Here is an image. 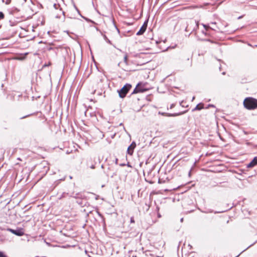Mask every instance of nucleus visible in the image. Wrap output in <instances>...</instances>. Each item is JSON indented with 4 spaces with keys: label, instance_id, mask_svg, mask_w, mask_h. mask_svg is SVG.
<instances>
[{
    "label": "nucleus",
    "instance_id": "f257e3e1",
    "mask_svg": "<svg viewBox=\"0 0 257 257\" xmlns=\"http://www.w3.org/2000/svg\"><path fill=\"white\" fill-rule=\"evenodd\" d=\"M243 105L247 109H254L257 108V99L252 97H247L244 100Z\"/></svg>",
    "mask_w": 257,
    "mask_h": 257
},
{
    "label": "nucleus",
    "instance_id": "f03ea898",
    "mask_svg": "<svg viewBox=\"0 0 257 257\" xmlns=\"http://www.w3.org/2000/svg\"><path fill=\"white\" fill-rule=\"evenodd\" d=\"M131 87V84H126L121 89L118 90L119 97L124 98Z\"/></svg>",
    "mask_w": 257,
    "mask_h": 257
},
{
    "label": "nucleus",
    "instance_id": "7ed1b4c3",
    "mask_svg": "<svg viewBox=\"0 0 257 257\" xmlns=\"http://www.w3.org/2000/svg\"><path fill=\"white\" fill-rule=\"evenodd\" d=\"M145 84L143 83H139L134 90L133 93H137L139 92H143L147 90V89L144 88Z\"/></svg>",
    "mask_w": 257,
    "mask_h": 257
},
{
    "label": "nucleus",
    "instance_id": "20e7f679",
    "mask_svg": "<svg viewBox=\"0 0 257 257\" xmlns=\"http://www.w3.org/2000/svg\"><path fill=\"white\" fill-rule=\"evenodd\" d=\"M8 230L12 232V233L20 236H22L24 234V232L23 231L22 229H18L15 230L11 228H8Z\"/></svg>",
    "mask_w": 257,
    "mask_h": 257
},
{
    "label": "nucleus",
    "instance_id": "39448f33",
    "mask_svg": "<svg viewBox=\"0 0 257 257\" xmlns=\"http://www.w3.org/2000/svg\"><path fill=\"white\" fill-rule=\"evenodd\" d=\"M136 147V144L135 142H133L127 148V152L128 154L132 155L134 152V150Z\"/></svg>",
    "mask_w": 257,
    "mask_h": 257
},
{
    "label": "nucleus",
    "instance_id": "423d86ee",
    "mask_svg": "<svg viewBox=\"0 0 257 257\" xmlns=\"http://www.w3.org/2000/svg\"><path fill=\"white\" fill-rule=\"evenodd\" d=\"M147 27V24L145 23L144 25L142 26L140 30L137 32V35H142L146 30Z\"/></svg>",
    "mask_w": 257,
    "mask_h": 257
},
{
    "label": "nucleus",
    "instance_id": "0eeeda50",
    "mask_svg": "<svg viewBox=\"0 0 257 257\" xmlns=\"http://www.w3.org/2000/svg\"><path fill=\"white\" fill-rule=\"evenodd\" d=\"M257 165V157H255L247 165V168H252Z\"/></svg>",
    "mask_w": 257,
    "mask_h": 257
},
{
    "label": "nucleus",
    "instance_id": "6e6552de",
    "mask_svg": "<svg viewBox=\"0 0 257 257\" xmlns=\"http://www.w3.org/2000/svg\"><path fill=\"white\" fill-rule=\"evenodd\" d=\"M204 108V104L200 103L197 104L196 107L193 109V111L200 110Z\"/></svg>",
    "mask_w": 257,
    "mask_h": 257
},
{
    "label": "nucleus",
    "instance_id": "1a4fd4ad",
    "mask_svg": "<svg viewBox=\"0 0 257 257\" xmlns=\"http://www.w3.org/2000/svg\"><path fill=\"white\" fill-rule=\"evenodd\" d=\"M162 115H164L165 113H162ZM181 113H166V116H176L180 114H181Z\"/></svg>",
    "mask_w": 257,
    "mask_h": 257
},
{
    "label": "nucleus",
    "instance_id": "9d476101",
    "mask_svg": "<svg viewBox=\"0 0 257 257\" xmlns=\"http://www.w3.org/2000/svg\"><path fill=\"white\" fill-rule=\"evenodd\" d=\"M3 2L5 3L6 5H9L11 3V0H2Z\"/></svg>",
    "mask_w": 257,
    "mask_h": 257
},
{
    "label": "nucleus",
    "instance_id": "9b49d317",
    "mask_svg": "<svg viewBox=\"0 0 257 257\" xmlns=\"http://www.w3.org/2000/svg\"><path fill=\"white\" fill-rule=\"evenodd\" d=\"M4 18V14L2 12H0V20Z\"/></svg>",
    "mask_w": 257,
    "mask_h": 257
},
{
    "label": "nucleus",
    "instance_id": "f8f14e48",
    "mask_svg": "<svg viewBox=\"0 0 257 257\" xmlns=\"http://www.w3.org/2000/svg\"><path fill=\"white\" fill-rule=\"evenodd\" d=\"M0 257H7L3 252L0 251Z\"/></svg>",
    "mask_w": 257,
    "mask_h": 257
},
{
    "label": "nucleus",
    "instance_id": "ddd939ff",
    "mask_svg": "<svg viewBox=\"0 0 257 257\" xmlns=\"http://www.w3.org/2000/svg\"><path fill=\"white\" fill-rule=\"evenodd\" d=\"M54 7L55 8V9L56 10H57V9H58L59 8L60 6L59 5L54 4Z\"/></svg>",
    "mask_w": 257,
    "mask_h": 257
},
{
    "label": "nucleus",
    "instance_id": "4468645a",
    "mask_svg": "<svg viewBox=\"0 0 257 257\" xmlns=\"http://www.w3.org/2000/svg\"><path fill=\"white\" fill-rule=\"evenodd\" d=\"M60 12L62 14V15L64 16V19H65V15H64V12L62 11L61 9H60L59 10Z\"/></svg>",
    "mask_w": 257,
    "mask_h": 257
},
{
    "label": "nucleus",
    "instance_id": "2eb2a0df",
    "mask_svg": "<svg viewBox=\"0 0 257 257\" xmlns=\"http://www.w3.org/2000/svg\"><path fill=\"white\" fill-rule=\"evenodd\" d=\"M203 27L206 29L207 30L208 28H209V26L206 25H204V24H202Z\"/></svg>",
    "mask_w": 257,
    "mask_h": 257
},
{
    "label": "nucleus",
    "instance_id": "dca6fc26",
    "mask_svg": "<svg viewBox=\"0 0 257 257\" xmlns=\"http://www.w3.org/2000/svg\"><path fill=\"white\" fill-rule=\"evenodd\" d=\"M131 223H134L135 222V220H134V219L133 217H131Z\"/></svg>",
    "mask_w": 257,
    "mask_h": 257
},
{
    "label": "nucleus",
    "instance_id": "f3484780",
    "mask_svg": "<svg viewBox=\"0 0 257 257\" xmlns=\"http://www.w3.org/2000/svg\"><path fill=\"white\" fill-rule=\"evenodd\" d=\"M105 39L106 40V41L109 44H111V42L109 40H108V39H107L106 37H105Z\"/></svg>",
    "mask_w": 257,
    "mask_h": 257
},
{
    "label": "nucleus",
    "instance_id": "a211bd4d",
    "mask_svg": "<svg viewBox=\"0 0 257 257\" xmlns=\"http://www.w3.org/2000/svg\"><path fill=\"white\" fill-rule=\"evenodd\" d=\"M214 107V105L212 104H209L208 106V107Z\"/></svg>",
    "mask_w": 257,
    "mask_h": 257
},
{
    "label": "nucleus",
    "instance_id": "6ab92c4d",
    "mask_svg": "<svg viewBox=\"0 0 257 257\" xmlns=\"http://www.w3.org/2000/svg\"><path fill=\"white\" fill-rule=\"evenodd\" d=\"M90 168H91V169H94V168H95V166L93 165H92V166L90 167Z\"/></svg>",
    "mask_w": 257,
    "mask_h": 257
},
{
    "label": "nucleus",
    "instance_id": "aec40b11",
    "mask_svg": "<svg viewBox=\"0 0 257 257\" xmlns=\"http://www.w3.org/2000/svg\"><path fill=\"white\" fill-rule=\"evenodd\" d=\"M56 18H60V16H59L58 15H56V17H55Z\"/></svg>",
    "mask_w": 257,
    "mask_h": 257
},
{
    "label": "nucleus",
    "instance_id": "412c9836",
    "mask_svg": "<svg viewBox=\"0 0 257 257\" xmlns=\"http://www.w3.org/2000/svg\"><path fill=\"white\" fill-rule=\"evenodd\" d=\"M124 60L126 61L127 60V56H125L124 58Z\"/></svg>",
    "mask_w": 257,
    "mask_h": 257
},
{
    "label": "nucleus",
    "instance_id": "4be33fe9",
    "mask_svg": "<svg viewBox=\"0 0 257 257\" xmlns=\"http://www.w3.org/2000/svg\"><path fill=\"white\" fill-rule=\"evenodd\" d=\"M49 65H50V64H45V65H44L43 67H46V66H49Z\"/></svg>",
    "mask_w": 257,
    "mask_h": 257
},
{
    "label": "nucleus",
    "instance_id": "5701e85b",
    "mask_svg": "<svg viewBox=\"0 0 257 257\" xmlns=\"http://www.w3.org/2000/svg\"><path fill=\"white\" fill-rule=\"evenodd\" d=\"M28 116V115H27V116H24V117H22L21 118H24L26 117H27V116Z\"/></svg>",
    "mask_w": 257,
    "mask_h": 257
},
{
    "label": "nucleus",
    "instance_id": "b1692460",
    "mask_svg": "<svg viewBox=\"0 0 257 257\" xmlns=\"http://www.w3.org/2000/svg\"><path fill=\"white\" fill-rule=\"evenodd\" d=\"M183 218H182L181 219V222H183Z\"/></svg>",
    "mask_w": 257,
    "mask_h": 257
},
{
    "label": "nucleus",
    "instance_id": "393cba45",
    "mask_svg": "<svg viewBox=\"0 0 257 257\" xmlns=\"http://www.w3.org/2000/svg\"><path fill=\"white\" fill-rule=\"evenodd\" d=\"M195 99V97L194 96L193 98H192V101Z\"/></svg>",
    "mask_w": 257,
    "mask_h": 257
}]
</instances>
